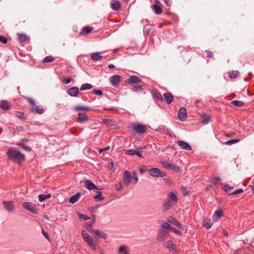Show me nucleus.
Segmentation results:
<instances>
[{"instance_id":"1","label":"nucleus","mask_w":254,"mask_h":254,"mask_svg":"<svg viewBox=\"0 0 254 254\" xmlns=\"http://www.w3.org/2000/svg\"><path fill=\"white\" fill-rule=\"evenodd\" d=\"M6 154L10 159L19 164L21 163L25 160L24 154L12 147L8 149Z\"/></svg>"},{"instance_id":"2","label":"nucleus","mask_w":254,"mask_h":254,"mask_svg":"<svg viewBox=\"0 0 254 254\" xmlns=\"http://www.w3.org/2000/svg\"><path fill=\"white\" fill-rule=\"evenodd\" d=\"M22 205L26 210L29 211L33 214H37L38 213L36 205L31 202H24Z\"/></svg>"},{"instance_id":"3","label":"nucleus","mask_w":254,"mask_h":254,"mask_svg":"<svg viewBox=\"0 0 254 254\" xmlns=\"http://www.w3.org/2000/svg\"><path fill=\"white\" fill-rule=\"evenodd\" d=\"M149 175L153 177H164L166 176V174L161 171L157 168H153L147 170Z\"/></svg>"},{"instance_id":"4","label":"nucleus","mask_w":254,"mask_h":254,"mask_svg":"<svg viewBox=\"0 0 254 254\" xmlns=\"http://www.w3.org/2000/svg\"><path fill=\"white\" fill-rule=\"evenodd\" d=\"M169 235L168 232L164 229H160L157 234V239L159 242L164 241Z\"/></svg>"},{"instance_id":"5","label":"nucleus","mask_w":254,"mask_h":254,"mask_svg":"<svg viewBox=\"0 0 254 254\" xmlns=\"http://www.w3.org/2000/svg\"><path fill=\"white\" fill-rule=\"evenodd\" d=\"M3 206L6 211L9 212H13L15 209L14 202L13 201H3Z\"/></svg>"},{"instance_id":"6","label":"nucleus","mask_w":254,"mask_h":254,"mask_svg":"<svg viewBox=\"0 0 254 254\" xmlns=\"http://www.w3.org/2000/svg\"><path fill=\"white\" fill-rule=\"evenodd\" d=\"M163 167L167 169L174 171L176 172H178L180 171V168L178 166L176 165L169 163L167 162L164 161L162 162Z\"/></svg>"},{"instance_id":"7","label":"nucleus","mask_w":254,"mask_h":254,"mask_svg":"<svg viewBox=\"0 0 254 254\" xmlns=\"http://www.w3.org/2000/svg\"><path fill=\"white\" fill-rule=\"evenodd\" d=\"M132 176L128 171H125L123 175V180L124 184L127 186L131 182Z\"/></svg>"},{"instance_id":"8","label":"nucleus","mask_w":254,"mask_h":254,"mask_svg":"<svg viewBox=\"0 0 254 254\" xmlns=\"http://www.w3.org/2000/svg\"><path fill=\"white\" fill-rule=\"evenodd\" d=\"M120 80L121 76L119 75H113L109 78L111 84L114 86H117L119 83Z\"/></svg>"},{"instance_id":"9","label":"nucleus","mask_w":254,"mask_h":254,"mask_svg":"<svg viewBox=\"0 0 254 254\" xmlns=\"http://www.w3.org/2000/svg\"><path fill=\"white\" fill-rule=\"evenodd\" d=\"M66 92L71 97H77L79 94V89L77 87H72L67 90Z\"/></svg>"},{"instance_id":"10","label":"nucleus","mask_w":254,"mask_h":254,"mask_svg":"<svg viewBox=\"0 0 254 254\" xmlns=\"http://www.w3.org/2000/svg\"><path fill=\"white\" fill-rule=\"evenodd\" d=\"M142 149V148H138L136 149L135 150L128 149L127 150L126 153L127 154L130 155H136L140 158H143V157L142 156L141 152L140 150V149Z\"/></svg>"},{"instance_id":"11","label":"nucleus","mask_w":254,"mask_h":254,"mask_svg":"<svg viewBox=\"0 0 254 254\" xmlns=\"http://www.w3.org/2000/svg\"><path fill=\"white\" fill-rule=\"evenodd\" d=\"M178 145L183 149L185 150H191V147L190 145L187 142L183 140L178 141Z\"/></svg>"},{"instance_id":"12","label":"nucleus","mask_w":254,"mask_h":254,"mask_svg":"<svg viewBox=\"0 0 254 254\" xmlns=\"http://www.w3.org/2000/svg\"><path fill=\"white\" fill-rule=\"evenodd\" d=\"M133 128L137 133L140 134L145 132L146 129L145 126L140 124L134 126Z\"/></svg>"},{"instance_id":"13","label":"nucleus","mask_w":254,"mask_h":254,"mask_svg":"<svg viewBox=\"0 0 254 254\" xmlns=\"http://www.w3.org/2000/svg\"><path fill=\"white\" fill-rule=\"evenodd\" d=\"M187 111L185 108H181L179 110L178 116L180 120L183 121L186 117Z\"/></svg>"},{"instance_id":"14","label":"nucleus","mask_w":254,"mask_h":254,"mask_svg":"<svg viewBox=\"0 0 254 254\" xmlns=\"http://www.w3.org/2000/svg\"><path fill=\"white\" fill-rule=\"evenodd\" d=\"M171 203L170 200L168 198H166L164 200L162 206L163 211L168 210L171 208Z\"/></svg>"},{"instance_id":"15","label":"nucleus","mask_w":254,"mask_h":254,"mask_svg":"<svg viewBox=\"0 0 254 254\" xmlns=\"http://www.w3.org/2000/svg\"><path fill=\"white\" fill-rule=\"evenodd\" d=\"M141 82V79L138 76L135 75L131 76L127 81L128 84L138 83Z\"/></svg>"},{"instance_id":"16","label":"nucleus","mask_w":254,"mask_h":254,"mask_svg":"<svg viewBox=\"0 0 254 254\" xmlns=\"http://www.w3.org/2000/svg\"><path fill=\"white\" fill-rule=\"evenodd\" d=\"M78 122L79 123H83L88 120V117H87L86 113H79L78 114Z\"/></svg>"},{"instance_id":"17","label":"nucleus","mask_w":254,"mask_h":254,"mask_svg":"<svg viewBox=\"0 0 254 254\" xmlns=\"http://www.w3.org/2000/svg\"><path fill=\"white\" fill-rule=\"evenodd\" d=\"M85 187L89 190L97 189V187L89 180H87L84 182Z\"/></svg>"},{"instance_id":"18","label":"nucleus","mask_w":254,"mask_h":254,"mask_svg":"<svg viewBox=\"0 0 254 254\" xmlns=\"http://www.w3.org/2000/svg\"><path fill=\"white\" fill-rule=\"evenodd\" d=\"M0 107L4 110H8L10 108V105L6 100H1Z\"/></svg>"},{"instance_id":"19","label":"nucleus","mask_w":254,"mask_h":254,"mask_svg":"<svg viewBox=\"0 0 254 254\" xmlns=\"http://www.w3.org/2000/svg\"><path fill=\"white\" fill-rule=\"evenodd\" d=\"M93 232L96 236H97L99 238H103L105 240L107 239V236L106 234H105L102 231H101V230H99L98 229H96V230H93Z\"/></svg>"},{"instance_id":"20","label":"nucleus","mask_w":254,"mask_h":254,"mask_svg":"<svg viewBox=\"0 0 254 254\" xmlns=\"http://www.w3.org/2000/svg\"><path fill=\"white\" fill-rule=\"evenodd\" d=\"M81 236L82 238L83 239L84 241L86 243H88L90 241H91L92 240H93L88 235V233H86V232L82 230L81 231Z\"/></svg>"},{"instance_id":"21","label":"nucleus","mask_w":254,"mask_h":254,"mask_svg":"<svg viewBox=\"0 0 254 254\" xmlns=\"http://www.w3.org/2000/svg\"><path fill=\"white\" fill-rule=\"evenodd\" d=\"M167 221L168 222L174 224L180 228L182 227V224L179 222V221L172 216L169 217L167 219Z\"/></svg>"},{"instance_id":"22","label":"nucleus","mask_w":254,"mask_h":254,"mask_svg":"<svg viewBox=\"0 0 254 254\" xmlns=\"http://www.w3.org/2000/svg\"><path fill=\"white\" fill-rule=\"evenodd\" d=\"M31 111L32 112H36L39 114H42L44 111V108L42 106H38L36 107H31Z\"/></svg>"},{"instance_id":"23","label":"nucleus","mask_w":254,"mask_h":254,"mask_svg":"<svg viewBox=\"0 0 254 254\" xmlns=\"http://www.w3.org/2000/svg\"><path fill=\"white\" fill-rule=\"evenodd\" d=\"M164 246L172 251L175 252V249L174 247V244L171 241H168L164 244Z\"/></svg>"},{"instance_id":"24","label":"nucleus","mask_w":254,"mask_h":254,"mask_svg":"<svg viewBox=\"0 0 254 254\" xmlns=\"http://www.w3.org/2000/svg\"><path fill=\"white\" fill-rule=\"evenodd\" d=\"M163 95L168 104H170L172 102L173 97L171 93H165Z\"/></svg>"},{"instance_id":"25","label":"nucleus","mask_w":254,"mask_h":254,"mask_svg":"<svg viewBox=\"0 0 254 254\" xmlns=\"http://www.w3.org/2000/svg\"><path fill=\"white\" fill-rule=\"evenodd\" d=\"M80 196V193L79 192H77L74 195L72 196L69 199V201L70 203L72 204L75 203L78 199L79 198Z\"/></svg>"},{"instance_id":"26","label":"nucleus","mask_w":254,"mask_h":254,"mask_svg":"<svg viewBox=\"0 0 254 254\" xmlns=\"http://www.w3.org/2000/svg\"><path fill=\"white\" fill-rule=\"evenodd\" d=\"M91 58L93 61L96 62L102 59V57L100 55L99 53L96 52L91 54Z\"/></svg>"},{"instance_id":"27","label":"nucleus","mask_w":254,"mask_h":254,"mask_svg":"<svg viewBox=\"0 0 254 254\" xmlns=\"http://www.w3.org/2000/svg\"><path fill=\"white\" fill-rule=\"evenodd\" d=\"M51 197V194H41L39 195L38 199L40 202H42L47 199L50 198Z\"/></svg>"},{"instance_id":"28","label":"nucleus","mask_w":254,"mask_h":254,"mask_svg":"<svg viewBox=\"0 0 254 254\" xmlns=\"http://www.w3.org/2000/svg\"><path fill=\"white\" fill-rule=\"evenodd\" d=\"M228 74L231 78L235 79L238 76L239 72L238 70H231L228 72Z\"/></svg>"},{"instance_id":"29","label":"nucleus","mask_w":254,"mask_h":254,"mask_svg":"<svg viewBox=\"0 0 254 254\" xmlns=\"http://www.w3.org/2000/svg\"><path fill=\"white\" fill-rule=\"evenodd\" d=\"M121 6L120 3L117 0H113L111 4V8L115 10H118Z\"/></svg>"},{"instance_id":"30","label":"nucleus","mask_w":254,"mask_h":254,"mask_svg":"<svg viewBox=\"0 0 254 254\" xmlns=\"http://www.w3.org/2000/svg\"><path fill=\"white\" fill-rule=\"evenodd\" d=\"M74 109L76 111H88L90 110V108L86 106H77L74 107Z\"/></svg>"},{"instance_id":"31","label":"nucleus","mask_w":254,"mask_h":254,"mask_svg":"<svg viewBox=\"0 0 254 254\" xmlns=\"http://www.w3.org/2000/svg\"><path fill=\"white\" fill-rule=\"evenodd\" d=\"M152 6L155 11V13L156 14H160L162 13V10L161 7L159 5L155 4H154Z\"/></svg>"},{"instance_id":"32","label":"nucleus","mask_w":254,"mask_h":254,"mask_svg":"<svg viewBox=\"0 0 254 254\" xmlns=\"http://www.w3.org/2000/svg\"><path fill=\"white\" fill-rule=\"evenodd\" d=\"M92 88V85L89 83H85L80 87V90L83 91L85 90H89Z\"/></svg>"},{"instance_id":"33","label":"nucleus","mask_w":254,"mask_h":254,"mask_svg":"<svg viewBox=\"0 0 254 254\" xmlns=\"http://www.w3.org/2000/svg\"><path fill=\"white\" fill-rule=\"evenodd\" d=\"M168 196L169 199L170 200V201L172 200L173 202H177L178 200L177 197L176 196L175 194L173 192H170L168 194Z\"/></svg>"},{"instance_id":"34","label":"nucleus","mask_w":254,"mask_h":254,"mask_svg":"<svg viewBox=\"0 0 254 254\" xmlns=\"http://www.w3.org/2000/svg\"><path fill=\"white\" fill-rule=\"evenodd\" d=\"M132 91L137 93H140L142 91H143V87L141 85H139L137 86H134L132 89Z\"/></svg>"},{"instance_id":"35","label":"nucleus","mask_w":254,"mask_h":254,"mask_svg":"<svg viewBox=\"0 0 254 254\" xmlns=\"http://www.w3.org/2000/svg\"><path fill=\"white\" fill-rule=\"evenodd\" d=\"M27 37L26 35L24 34H19L18 39L20 42H24L27 40Z\"/></svg>"},{"instance_id":"36","label":"nucleus","mask_w":254,"mask_h":254,"mask_svg":"<svg viewBox=\"0 0 254 254\" xmlns=\"http://www.w3.org/2000/svg\"><path fill=\"white\" fill-rule=\"evenodd\" d=\"M232 104L237 107H242L244 105V103L241 101L234 100L231 102Z\"/></svg>"},{"instance_id":"37","label":"nucleus","mask_w":254,"mask_h":254,"mask_svg":"<svg viewBox=\"0 0 254 254\" xmlns=\"http://www.w3.org/2000/svg\"><path fill=\"white\" fill-rule=\"evenodd\" d=\"M93 29V27L90 26H86L83 28L82 30V33H84L85 34L89 33Z\"/></svg>"},{"instance_id":"38","label":"nucleus","mask_w":254,"mask_h":254,"mask_svg":"<svg viewBox=\"0 0 254 254\" xmlns=\"http://www.w3.org/2000/svg\"><path fill=\"white\" fill-rule=\"evenodd\" d=\"M203 225L206 228L208 229H210L211 227V226L212 225V224L211 223L210 220H208L207 221H204L203 222Z\"/></svg>"},{"instance_id":"39","label":"nucleus","mask_w":254,"mask_h":254,"mask_svg":"<svg viewBox=\"0 0 254 254\" xmlns=\"http://www.w3.org/2000/svg\"><path fill=\"white\" fill-rule=\"evenodd\" d=\"M132 178L134 180L133 182V184H136L137 183L138 181L137 174L136 172L134 171V172H132Z\"/></svg>"},{"instance_id":"40","label":"nucleus","mask_w":254,"mask_h":254,"mask_svg":"<svg viewBox=\"0 0 254 254\" xmlns=\"http://www.w3.org/2000/svg\"><path fill=\"white\" fill-rule=\"evenodd\" d=\"M240 141L239 139H232L228 140L226 142H225V144L226 145H232L233 144L239 142Z\"/></svg>"},{"instance_id":"41","label":"nucleus","mask_w":254,"mask_h":254,"mask_svg":"<svg viewBox=\"0 0 254 254\" xmlns=\"http://www.w3.org/2000/svg\"><path fill=\"white\" fill-rule=\"evenodd\" d=\"M54 59L51 56H47L46 57L44 60H43V62L44 63H49V62H53L54 61Z\"/></svg>"},{"instance_id":"42","label":"nucleus","mask_w":254,"mask_h":254,"mask_svg":"<svg viewBox=\"0 0 254 254\" xmlns=\"http://www.w3.org/2000/svg\"><path fill=\"white\" fill-rule=\"evenodd\" d=\"M89 247L92 249V250L95 251L96 249V247L95 244L94 243L93 240H92L91 241L87 243Z\"/></svg>"},{"instance_id":"43","label":"nucleus","mask_w":254,"mask_h":254,"mask_svg":"<svg viewBox=\"0 0 254 254\" xmlns=\"http://www.w3.org/2000/svg\"><path fill=\"white\" fill-rule=\"evenodd\" d=\"M211 120V117L207 116L204 117L202 120V123L204 124H207Z\"/></svg>"},{"instance_id":"44","label":"nucleus","mask_w":254,"mask_h":254,"mask_svg":"<svg viewBox=\"0 0 254 254\" xmlns=\"http://www.w3.org/2000/svg\"><path fill=\"white\" fill-rule=\"evenodd\" d=\"M17 145L27 151H30L31 150V148L30 146H26L21 143H18Z\"/></svg>"},{"instance_id":"45","label":"nucleus","mask_w":254,"mask_h":254,"mask_svg":"<svg viewBox=\"0 0 254 254\" xmlns=\"http://www.w3.org/2000/svg\"><path fill=\"white\" fill-rule=\"evenodd\" d=\"M94 198L96 199H99L100 200H102L104 199V197L102 195V193L101 191H98L97 194L95 195Z\"/></svg>"},{"instance_id":"46","label":"nucleus","mask_w":254,"mask_h":254,"mask_svg":"<svg viewBox=\"0 0 254 254\" xmlns=\"http://www.w3.org/2000/svg\"><path fill=\"white\" fill-rule=\"evenodd\" d=\"M78 216L81 219L83 220H87L90 219V218L85 214L79 213L78 214Z\"/></svg>"},{"instance_id":"47","label":"nucleus","mask_w":254,"mask_h":254,"mask_svg":"<svg viewBox=\"0 0 254 254\" xmlns=\"http://www.w3.org/2000/svg\"><path fill=\"white\" fill-rule=\"evenodd\" d=\"M85 228L87 231L89 232H93V228H92V224H88L86 223Z\"/></svg>"},{"instance_id":"48","label":"nucleus","mask_w":254,"mask_h":254,"mask_svg":"<svg viewBox=\"0 0 254 254\" xmlns=\"http://www.w3.org/2000/svg\"><path fill=\"white\" fill-rule=\"evenodd\" d=\"M161 226L163 228H166V229H167L169 230H171V229L172 228L171 225L166 222H164V223H163V224L161 225Z\"/></svg>"},{"instance_id":"49","label":"nucleus","mask_w":254,"mask_h":254,"mask_svg":"<svg viewBox=\"0 0 254 254\" xmlns=\"http://www.w3.org/2000/svg\"><path fill=\"white\" fill-rule=\"evenodd\" d=\"M126 249H127L126 246H121L119 249V251H118L119 253V254L124 253L125 252H126Z\"/></svg>"},{"instance_id":"50","label":"nucleus","mask_w":254,"mask_h":254,"mask_svg":"<svg viewBox=\"0 0 254 254\" xmlns=\"http://www.w3.org/2000/svg\"><path fill=\"white\" fill-rule=\"evenodd\" d=\"M222 215V212L221 210H217L215 211L214 215L216 218H220Z\"/></svg>"},{"instance_id":"51","label":"nucleus","mask_w":254,"mask_h":254,"mask_svg":"<svg viewBox=\"0 0 254 254\" xmlns=\"http://www.w3.org/2000/svg\"><path fill=\"white\" fill-rule=\"evenodd\" d=\"M7 42V40L5 37L0 35V42L2 44H6Z\"/></svg>"},{"instance_id":"52","label":"nucleus","mask_w":254,"mask_h":254,"mask_svg":"<svg viewBox=\"0 0 254 254\" xmlns=\"http://www.w3.org/2000/svg\"><path fill=\"white\" fill-rule=\"evenodd\" d=\"M42 233L43 235L44 236V237L47 240L50 241V238H49L48 234L46 231H45L43 229H42Z\"/></svg>"},{"instance_id":"53","label":"nucleus","mask_w":254,"mask_h":254,"mask_svg":"<svg viewBox=\"0 0 254 254\" xmlns=\"http://www.w3.org/2000/svg\"><path fill=\"white\" fill-rule=\"evenodd\" d=\"M92 93L93 94H96L97 95H99V96L102 95V94H103L102 91L101 90H100V89H99V90H93L92 91Z\"/></svg>"},{"instance_id":"54","label":"nucleus","mask_w":254,"mask_h":254,"mask_svg":"<svg viewBox=\"0 0 254 254\" xmlns=\"http://www.w3.org/2000/svg\"><path fill=\"white\" fill-rule=\"evenodd\" d=\"M72 80V79L71 78H65L64 79L63 82L64 84H68Z\"/></svg>"},{"instance_id":"55","label":"nucleus","mask_w":254,"mask_h":254,"mask_svg":"<svg viewBox=\"0 0 254 254\" xmlns=\"http://www.w3.org/2000/svg\"><path fill=\"white\" fill-rule=\"evenodd\" d=\"M233 189V187H230V186H229L228 185L226 184L224 185L223 190L224 191H226L229 190H232Z\"/></svg>"},{"instance_id":"56","label":"nucleus","mask_w":254,"mask_h":254,"mask_svg":"<svg viewBox=\"0 0 254 254\" xmlns=\"http://www.w3.org/2000/svg\"><path fill=\"white\" fill-rule=\"evenodd\" d=\"M220 181V178L219 177H215L213 183L214 185L216 186L218 184L219 182Z\"/></svg>"},{"instance_id":"57","label":"nucleus","mask_w":254,"mask_h":254,"mask_svg":"<svg viewBox=\"0 0 254 254\" xmlns=\"http://www.w3.org/2000/svg\"><path fill=\"white\" fill-rule=\"evenodd\" d=\"M28 100L29 102L32 105V107H35V102L31 98H28Z\"/></svg>"},{"instance_id":"58","label":"nucleus","mask_w":254,"mask_h":254,"mask_svg":"<svg viewBox=\"0 0 254 254\" xmlns=\"http://www.w3.org/2000/svg\"><path fill=\"white\" fill-rule=\"evenodd\" d=\"M243 192V190L241 189H240L239 190H236V191H234L232 194L234 195V194H239L241 192Z\"/></svg>"},{"instance_id":"59","label":"nucleus","mask_w":254,"mask_h":254,"mask_svg":"<svg viewBox=\"0 0 254 254\" xmlns=\"http://www.w3.org/2000/svg\"><path fill=\"white\" fill-rule=\"evenodd\" d=\"M116 189L117 190H120L123 188V185L121 183H119L118 185H116Z\"/></svg>"},{"instance_id":"60","label":"nucleus","mask_w":254,"mask_h":254,"mask_svg":"<svg viewBox=\"0 0 254 254\" xmlns=\"http://www.w3.org/2000/svg\"><path fill=\"white\" fill-rule=\"evenodd\" d=\"M171 231H173L174 232H175L176 234H180V232L179 230L176 229V228H173V227H172L171 230Z\"/></svg>"},{"instance_id":"61","label":"nucleus","mask_w":254,"mask_h":254,"mask_svg":"<svg viewBox=\"0 0 254 254\" xmlns=\"http://www.w3.org/2000/svg\"><path fill=\"white\" fill-rule=\"evenodd\" d=\"M16 116L20 119H22L23 117V114L22 113H19L16 114Z\"/></svg>"},{"instance_id":"62","label":"nucleus","mask_w":254,"mask_h":254,"mask_svg":"<svg viewBox=\"0 0 254 254\" xmlns=\"http://www.w3.org/2000/svg\"><path fill=\"white\" fill-rule=\"evenodd\" d=\"M205 52L207 53V57H211L212 55V53L208 51H206Z\"/></svg>"},{"instance_id":"63","label":"nucleus","mask_w":254,"mask_h":254,"mask_svg":"<svg viewBox=\"0 0 254 254\" xmlns=\"http://www.w3.org/2000/svg\"><path fill=\"white\" fill-rule=\"evenodd\" d=\"M145 170L143 168H139V172L141 174H143L144 172H145Z\"/></svg>"},{"instance_id":"64","label":"nucleus","mask_w":254,"mask_h":254,"mask_svg":"<svg viewBox=\"0 0 254 254\" xmlns=\"http://www.w3.org/2000/svg\"><path fill=\"white\" fill-rule=\"evenodd\" d=\"M165 3L167 5L171 4V1L170 0H165Z\"/></svg>"}]
</instances>
